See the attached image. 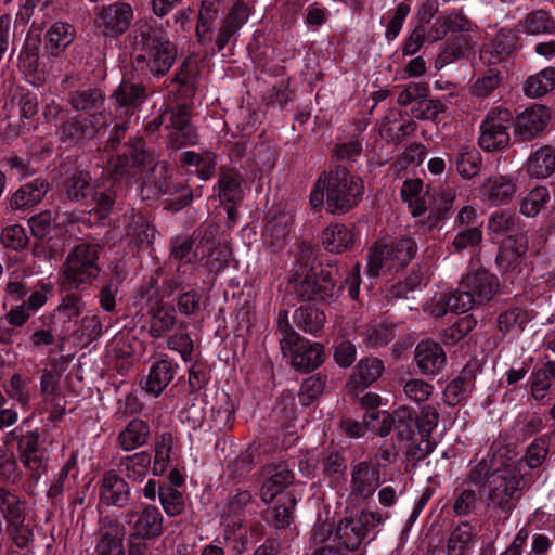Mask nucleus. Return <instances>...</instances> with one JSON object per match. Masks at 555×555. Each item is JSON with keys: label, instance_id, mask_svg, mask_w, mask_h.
I'll list each match as a JSON object with an SVG mask.
<instances>
[{"label": "nucleus", "instance_id": "nucleus-1", "mask_svg": "<svg viewBox=\"0 0 555 555\" xmlns=\"http://www.w3.org/2000/svg\"><path fill=\"white\" fill-rule=\"evenodd\" d=\"M361 278L360 267L354 266L349 274L343 280L340 269L331 261L319 264V271L311 272L300 279H288L287 291L294 294L298 301H313L331 305L338 300L345 284H348V292L351 299L359 296Z\"/></svg>", "mask_w": 555, "mask_h": 555}, {"label": "nucleus", "instance_id": "nucleus-2", "mask_svg": "<svg viewBox=\"0 0 555 555\" xmlns=\"http://www.w3.org/2000/svg\"><path fill=\"white\" fill-rule=\"evenodd\" d=\"M131 67L143 78L164 77L177 57L176 46L151 24L140 25L131 35Z\"/></svg>", "mask_w": 555, "mask_h": 555}, {"label": "nucleus", "instance_id": "nucleus-3", "mask_svg": "<svg viewBox=\"0 0 555 555\" xmlns=\"http://www.w3.org/2000/svg\"><path fill=\"white\" fill-rule=\"evenodd\" d=\"M363 193L362 180L338 165L319 177L310 194V204L314 209L325 206L330 214L343 215L358 206Z\"/></svg>", "mask_w": 555, "mask_h": 555}, {"label": "nucleus", "instance_id": "nucleus-4", "mask_svg": "<svg viewBox=\"0 0 555 555\" xmlns=\"http://www.w3.org/2000/svg\"><path fill=\"white\" fill-rule=\"evenodd\" d=\"M531 485L530 475L520 469V463H507L491 480L486 492V504L493 511L509 516Z\"/></svg>", "mask_w": 555, "mask_h": 555}, {"label": "nucleus", "instance_id": "nucleus-5", "mask_svg": "<svg viewBox=\"0 0 555 555\" xmlns=\"http://www.w3.org/2000/svg\"><path fill=\"white\" fill-rule=\"evenodd\" d=\"M157 163L153 151L146 147L145 140L142 137H134L124 144L122 153L113 164L111 176L114 180L128 182L138 173L153 172Z\"/></svg>", "mask_w": 555, "mask_h": 555}, {"label": "nucleus", "instance_id": "nucleus-6", "mask_svg": "<svg viewBox=\"0 0 555 555\" xmlns=\"http://www.w3.org/2000/svg\"><path fill=\"white\" fill-rule=\"evenodd\" d=\"M383 522L379 512L361 511L356 516L345 517L333 532L334 545L339 550L356 552L369 532Z\"/></svg>", "mask_w": 555, "mask_h": 555}, {"label": "nucleus", "instance_id": "nucleus-7", "mask_svg": "<svg viewBox=\"0 0 555 555\" xmlns=\"http://www.w3.org/2000/svg\"><path fill=\"white\" fill-rule=\"evenodd\" d=\"M514 117L509 109L495 107L489 111L479 126L478 145L486 152L506 149L511 142L509 128Z\"/></svg>", "mask_w": 555, "mask_h": 555}, {"label": "nucleus", "instance_id": "nucleus-8", "mask_svg": "<svg viewBox=\"0 0 555 555\" xmlns=\"http://www.w3.org/2000/svg\"><path fill=\"white\" fill-rule=\"evenodd\" d=\"M95 29L104 37L118 38L130 28L134 13L130 3L115 1L93 9Z\"/></svg>", "mask_w": 555, "mask_h": 555}, {"label": "nucleus", "instance_id": "nucleus-9", "mask_svg": "<svg viewBox=\"0 0 555 555\" xmlns=\"http://www.w3.org/2000/svg\"><path fill=\"white\" fill-rule=\"evenodd\" d=\"M10 436L17 439L20 460L28 472L30 486H36L48 469V454L40 443V435L37 431L17 435L14 429Z\"/></svg>", "mask_w": 555, "mask_h": 555}, {"label": "nucleus", "instance_id": "nucleus-10", "mask_svg": "<svg viewBox=\"0 0 555 555\" xmlns=\"http://www.w3.org/2000/svg\"><path fill=\"white\" fill-rule=\"evenodd\" d=\"M380 463L372 460L350 464L349 499L357 502L369 500L382 483Z\"/></svg>", "mask_w": 555, "mask_h": 555}, {"label": "nucleus", "instance_id": "nucleus-11", "mask_svg": "<svg viewBox=\"0 0 555 555\" xmlns=\"http://www.w3.org/2000/svg\"><path fill=\"white\" fill-rule=\"evenodd\" d=\"M106 126L103 114H90L87 117H68L60 125V138L68 145H82L92 140Z\"/></svg>", "mask_w": 555, "mask_h": 555}, {"label": "nucleus", "instance_id": "nucleus-12", "mask_svg": "<svg viewBox=\"0 0 555 555\" xmlns=\"http://www.w3.org/2000/svg\"><path fill=\"white\" fill-rule=\"evenodd\" d=\"M146 99L147 92L144 83L134 81L133 78H122L111 95L116 114L120 117L133 116Z\"/></svg>", "mask_w": 555, "mask_h": 555}, {"label": "nucleus", "instance_id": "nucleus-13", "mask_svg": "<svg viewBox=\"0 0 555 555\" xmlns=\"http://www.w3.org/2000/svg\"><path fill=\"white\" fill-rule=\"evenodd\" d=\"M461 281L479 307L490 302L501 288L499 278L482 267L470 270Z\"/></svg>", "mask_w": 555, "mask_h": 555}, {"label": "nucleus", "instance_id": "nucleus-14", "mask_svg": "<svg viewBox=\"0 0 555 555\" xmlns=\"http://www.w3.org/2000/svg\"><path fill=\"white\" fill-rule=\"evenodd\" d=\"M99 499L102 505L126 508L131 500L129 482L116 470H106L101 477Z\"/></svg>", "mask_w": 555, "mask_h": 555}, {"label": "nucleus", "instance_id": "nucleus-15", "mask_svg": "<svg viewBox=\"0 0 555 555\" xmlns=\"http://www.w3.org/2000/svg\"><path fill=\"white\" fill-rule=\"evenodd\" d=\"M125 526L116 519L104 517L95 533V555H125Z\"/></svg>", "mask_w": 555, "mask_h": 555}, {"label": "nucleus", "instance_id": "nucleus-16", "mask_svg": "<svg viewBox=\"0 0 555 555\" xmlns=\"http://www.w3.org/2000/svg\"><path fill=\"white\" fill-rule=\"evenodd\" d=\"M284 354H289L293 367L302 373L319 367L325 359L324 348L319 343H311L306 338L299 337L289 347H285Z\"/></svg>", "mask_w": 555, "mask_h": 555}, {"label": "nucleus", "instance_id": "nucleus-17", "mask_svg": "<svg viewBox=\"0 0 555 555\" xmlns=\"http://www.w3.org/2000/svg\"><path fill=\"white\" fill-rule=\"evenodd\" d=\"M126 524L130 532L144 535L145 539H157L164 532L163 515L154 505L127 512Z\"/></svg>", "mask_w": 555, "mask_h": 555}, {"label": "nucleus", "instance_id": "nucleus-18", "mask_svg": "<svg viewBox=\"0 0 555 555\" xmlns=\"http://www.w3.org/2000/svg\"><path fill=\"white\" fill-rule=\"evenodd\" d=\"M518 34L512 28H501L480 51V59L487 64H499L513 56L519 49Z\"/></svg>", "mask_w": 555, "mask_h": 555}, {"label": "nucleus", "instance_id": "nucleus-19", "mask_svg": "<svg viewBox=\"0 0 555 555\" xmlns=\"http://www.w3.org/2000/svg\"><path fill=\"white\" fill-rule=\"evenodd\" d=\"M550 114L545 106L534 105L519 114L514 121L515 138L528 142L539 137L546 128Z\"/></svg>", "mask_w": 555, "mask_h": 555}, {"label": "nucleus", "instance_id": "nucleus-20", "mask_svg": "<svg viewBox=\"0 0 555 555\" xmlns=\"http://www.w3.org/2000/svg\"><path fill=\"white\" fill-rule=\"evenodd\" d=\"M415 417L408 406H399L391 414L384 413L377 434L386 437L393 429L399 441H411L414 437Z\"/></svg>", "mask_w": 555, "mask_h": 555}, {"label": "nucleus", "instance_id": "nucleus-21", "mask_svg": "<svg viewBox=\"0 0 555 555\" xmlns=\"http://www.w3.org/2000/svg\"><path fill=\"white\" fill-rule=\"evenodd\" d=\"M249 17L248 8L245 3L237 1L229 10L228 14L220 22L215 44L218 51L223 50L228 44L235 43L236 35Z\"/></svg>", "mask_w": 555, "mask_h": 555}, {"label": "nucleus", "instance_id": "nucleus-22", "mask_svg": "<svg viewBox=\"0 0 555 555\" xmlns=\"http://www.w3.org/2000/svg\"><path fill=\"white\" fill-rule=\"evenodd\" d=\"M414 360L420 372L426 376L439 374L447 363L442 347L433 340H422L416 345Z\"/></svg>", "mask_w": 555, "mask_h": 555}, {"label": "nucleus", "instance_id": "nucleus-23", "mask_svg": "<svg viewBox=\"0 0 555 555\" xmlns=\"http://www.w3.org/2000/svg\"><path fill=\"white\" fill-rule=\"evenodd\" d=\"M99 272V267H89L83 262L66 257L60 276V284L64 289H79L86 285H90L92 280L98 276Z\"/></svg>", "mask_w": 555, "mask_h": 555}, {"label": "nucleus", "instance_id": "nucleus-24", "mask_svg": "<svg viewBox=\"0 0 555 555\" xmlns=\"http://www.w3.org/2000/svg\"><path fill=\"white\" fill-rule=\"evenodd\" d=\"M516 181L508 176H492L480 185L481 195L493 206L506 205L517 192Z\"/></svg>", "mask_w": 555, "mask_h": 555}, {"label": "nucleus", "instance_id": "nucleus-25", "mask_svg": "<svg viewBox=\"0 0 555 555\" xmlns=\"http://www.w3.org/2000/svg\"><path fill=\"white\" fill-rule=\"evenodd\" d=\"M48 180L37 178L21 185L10 197V207L14 210H26L39 204L48 191Z\"/></svg>", "mask_w": 555, "mask_h": 555}, {"label": "nucleus", "instance_id": "nucleus-26", "mask_svg": "<svg viewBox=\"0 0 555 555\" xmlns=\"http://www.w3.org/2000/svg\"><path fill=\"white\" fill-rule=\"evenodd\" d=\"M266 479L260 489L263 502L273 501L280 493L294 482V474L285 465L268 466Z\"/></svg>", "mask_w": 555, "mask_h": 555}, {"label": "nucleus", "instance_id": "nucleus-27", "mask_svg": "<svg viewBox=\"0 0 555 555\" xmlns=\"http://www.w3.org/2000/svg\"><path fill=\"white\" fill-rule=\"evenodd\" d=\"M474 47L475 41L470 34L451 35L447 39L444 48L437 56L436 66L443 67L455 61L467 59L473 52Z\"/></svg>", "mask_w": 555, "mask_h": 555}, {"label": "nucleus", "instance_id": "nucleus-28", "mask_svg": "<svg viewBox=\"0 0 555 555\" xmlns=\"http://www.w3.org/2000/svg\"><path fill=\"white\" fill-rule=\"evenodd\" d=\"M356 242L354 233L343 223H331L321 234L322 246L328 253L341 254L350 250Z\"/></svg>", "mask_w": 555, "mask_h": 555}, {"label": "nucleus", "instance_id": "nucleus-29", "mask_svg": "<svg viewBox=\"0 0 555 555\" xmlns=\"http://www.w3.org/2000/svg\"><path fill=\"white\" fill-rule=\"evenodd\" d=\"M244 177L235 169L220 168L218 196L222 203L240 204L244 199Z\"/></svg>", "mask_w": 555, "mask_h": 555}, {"label": "nucleus", "instance_id": "nucleus-30", "mask_svg": "<svg viewBox=\"0 0 555 555\" xmlns=\"http://www.w3.org/2000/svg\"><path fill=\"white\" fill-rule=\"evenodd\" d=\"M154 464L153 474L162 475L165 473L178 440L176 430L164 427L155 433L154 438Z\"/></svg>", "mask_w": 555, "mask_h": 555}, {"label": "nucleus", "instance_id": "nucleus-31", "mask_svg": "<svg viewBox=\"0 0 555 555\" xmlns=\"http://www.w3.org/2000/svg\"><path fill=\"white\" fill-rule=\"evenodd\" d=\"M518 33L530 36L550 35L555 31V18L544 9L527 13L517 23Z\"/></svg>", "mask_w": 555, "mask_h": 555}, {"label": "nucleus", "instance_id": "nucleus-32", "mask_svg": "<svg viewBox=\"0 0 555 555\" xmlns=\"http://www.w3.org/2000/svg\"><path fill=\"white\" fill-rule=\"evenodd\" d=\"M488 229L495 235L507 236L506 242H512L514 238L524 236L520 218L516 214L507 210L492 214L488 221Z\"/></svg>", "mask_w": 555, "mask_h": 555}, {"label": "nucleus", "instance_id": "nucleus-33", "mask_svg": "<svg viewBox=\"0 0 555 555\" xmlns=\"http://www.w3.org/2000/svg\"><path fill=\"white\" fill-rule=\"evenodd\" d=\"M151 435L149 424L140 418L131 420L117 436V444L124 451H132L147 443Z\"/></svg>", "mask_w": 555, "mask_h": 555}, {"label": "nucleus", "instance_id": "nucleus-34", "mask_svg": "<svg viewBox=\"0 0 555 555\" xmlns=\"http://www.w3.org/2000/svg\"><path fill=\"white\" fill-rule=\"evenodd\" d=\"M91 181L92 178L87 170H75L63 183L67 199L74 203H85L93 194L94 185Z\"/></svg>", "mask_w": 555, "mask_h": 555}, {"label": "nucleus", "instance_id": "nucleus-35", "mask_svg": "<svg viewBox=\"0 0 555 555\" xmlns=\"http://www.w3.org/2000/svg\"><path fill=\"white\" fill-rule=\"evenodd\" d=\"M526 171L537 179L550 177L555 171V149L544 145L532 152L526 163Z\"/></svg>", "mask_w": 555, "mask_h": 555}, {"label": "nucleus", "instance_id": "nucleus-36", "mask_svg": "<svg viewBox=\"0 0 555 555\" xmlns=\"http://www.w3.org/2000/svg\"><path fill=\"white\" fill-rule=\"evenodd\" d=\"M384 369V363L378 358H364L354 366L350 384L356 389L363 390L380 377Z\"/></svg>", "mask_w": 555, "mask_h": 555}, {"label": "nucleus", "instance_id": "nucleus-37", "mask_svg": "<svg viewBox=\"0 0 555 555\" xmlns=\"http://www.w3.org/2000/svg\"><path fill=\"white\" fill-rule=\"evenodd\" d=\"M75 36L74 27L67 23H54L44 36V51L59 56L73 42Z\"/></svg>", "mask_w": 555, "mask_h": 555}, {"label": "nucleus", "instance_id": "nucleus-38", "mask_svg": "<svg viewBox=\"0 0 555 555\" xmlns=\"http://www.w3.org/2000/svg\"><path fill=\"white\" fill-rule=\"evenodd\" d=\"M150 466L151 454L146 451L122 456L118 463L119 472L125 475L124 478L138 483H141L144 480Z\"/></svg>", "mask_w": 555, "mask_h": 555}, {"label": "nucleus", "instance_id": "nucleus-39", "mask_svg": "<svg viewBox=\"0 0 555 555\" xmlns=\"http://www.w3.org/2000/svg\"><path fill=\"white\" fill-rule=\"evenodd\" d=\"M506 463H500L498 465L496 457L494 454L482 457L469 469L467 474V481L478 489H489L491 480L495 478L496 474L501 470V467Z\"/></svg>", "mask_w": 555, "mask_h": 555}, {"label": "nucleus", "instance_id": "nucleus-40", "mask_svg": "<svg viewBox=\"0 0 555 555\" xmlns=\"http://www.w3.org/2000/svg\"><path fill=\"white\" fill-rule=\"evenodd\" d=\"M527 251V238L519 236L512 242H505L500 248L495 262L504 272L515 271L520 266Z\"/></svg>", "mask_w": 555, "mask_h": 555}, {"label": "nucleus", "instance_id": "nucleus-41", "mask_svg": "<svg viewBox=\"0 0 555 555\" xmlns=\"http://www.w3.org/2000/svg\"><path fill=\"white\" fill-rule=\"evenodd\" d=\"M292 225V217L286 214L275 215L268 220L262 231L263 242L273 250L284 246Z\"/></svg>", "mask_w": 555, "mask_h": 555}, {"label": "nucleus", "instance_id": "nucleus-42", "mask_svg": "<svg viewBox=\"0 0 555 555\" xmlns=\"http://www.w3.org/2000/svg\"><path fill=\"white\" fill-rule=\"evenodd\" d=\"M477 530L469 521H462L451 532L447 542L448 555H466L475 544Z\"/></svg>", "mask_w": 555, "mask_h": 555}, {"label": "nucleus", "instance_id": "nucleus-43", "mask_svg": "<svg viewBox=\"0 0 555 555\" xmlns=\"http://www.w3.org/2000/svg\"><path fill=\"white\" fill-rule=\"evenodd\" d=\"M175 376V370L168 360L156 361L150 369L144 389L149 395L158 397Z\"/></svg>", "mask_w": 555, "mask_h": 555}, {"label": "nucleus", "instance_id": "nucleus-44", "mask_svg": "<svg viewBox=\"0 0 555 555\" xmlns=\"http://www.w3.org/2000/svg\"><path fill=\"white\" fill-rule=\"evenodd\" d=\"M532 319V311L520 307H511L498 315L496 328L503 335L512 332L522 333Z\"/></svg>", "mask_w": 555, "mask_h": 555}, {"label": "nucleus", "instance_id": "nucleus-45", "mask_svg": "<svg viewBox=\"0 0 555 555\" xmlns=\"http://www.w3.org/2000/svg\"><path fill=\"white\" fill-rule=\"evenodd\" d=\"M297 503L296 496L287 492L282 495L275 506L266 511L267 521L276 529H284L293 521V509Z\"/></svg>", "mask_w": 555, "mask_h": 555}, {"label": "nucleus", "instance_id": "nucleus-46", "mask_svg": "<svg viewBox=\"0 0 555 555\" xmlns=\"http://www.w3.org/2000/svg\"><path fill=\"white\" fill-rule=\"evenodd\" d=\"M397 270L395 259L390 254L389 247L385 240L377 241L367 257L366 271L370 276H378L384 270Z\"/></svg>", "mask_w": 555, "mask_h": 555}, {"label": "nucleus", "instance_id": "nucleus-47", "mask_svg": "<svg viewBox=\"0 0 555 555\" xmlns=\"http://www.w3.org/2000/svg\"><path fill=\"white\" fill-rule=\"evenodd\" d=\"M67 102L74 109L88 113L103 107L105 94L100 88H87L70 92Z\"/></svg>", "mask_w": 555, "mask_h": 555}, {"label": "nucleus", "instance_id": "nucleus-48", "mask_svg": "<svg viewBox=\"0 0 555 555\" xmlns=\"http://www.w3.org/2000/svg\"><path fill=\"white\" fill-rule=\"evenodd\" d=\"M124 218L127 221L125 233L132 237L137 245H150L152 243L155 229L151 227L143 215L131 212L126 214Z\"/></svg>", "mask_w": 555, "mask_h": 555}, {"label": "nucleus", "instance_id": "nucleus-49", "mask_svg": "<svg viewBox=\"0 0 555 555\" xmlns=\"http://www.w3.org/2000/svg\"><path fill=\"white\" fill-rule=\"evenodd\" d=\"M294 323L306 333L317 335L324 326L325 314L313 306H301L295 310Z\"/></svg>", "mask_w": 555, "mask_h": 555}, {"label": "nucleus", "instance_id": "nucleus-50", "mask_svg": "<svg viewBox=\"0 0 555 555\" xmlns=\"http://www.w3.org/2000/svg\"><path fill=\"white\" fill-rule=\"evenodd\" d=\"M555 88V67H546L529 76L524 82L525 94L530 98H540Z\"/></svg>", "mask_w": 555, "mask_h": 555}, {"label": "nucleus", "instance_id": "nucleus-51", "mask_svg": "<svg viewBox=\"0 0 555 555\" xmlns=\"http://www.w3.org/2000/svg\"><path fill=\"white\" fill-rule=\"evenodd\" d=\"M454 162L459 175L466 179L477 176L482 164L480 153L475 147L465 145L456 150Z\"/></svg>", "mask_w": 555, "mask_h": 555}, {"label": "nucleus", "instance_id": "nucleus-52", "mask_svg": "<svg viewBox=\"0 0 555 555\" xmlns=\"http://www.w3.org/2000/svg\"><path fill=\"white\" fill-rule=\"evenodd\" d=\"M5 532L17 548H28L34 542V527L26 515L7 522Z\"/></svg>", "mask_w": 555, "mask_h": 555}, {"label": "nucleus", "instance_id": "nucleus-53", "mask_svg": "<svg viewBox=\"0 0 555 555\" xmlns=\"http://www.w3.org/2000/svg\"><path fill=\"white\" fill-rule=\"evenodd\" d=\"M473 388V378L470 372L462 371L461 375L452 379L443 391L444 402L450 406H455L464 400Z\"/></svg>", "mask_w": 555, "mask_h": 555}, {"label": "nucleus", "instance_id": "nucleus-54", "mask_svg": "<svg viewBox=\"0 0 555 555\" xmlns=\"http://www.w3.org/2000/svg\"><path fill=\"white\" fill-rule=\"evenodd\" d=\"M181 163L186 166L195 167L196 175L202 180L210 179L216 168L215 155L211 152L199 154L193 151H186L181 155Z\"/></svg>", "mask_w": 555, "mask_h": 555}, {"label": "nucleus", "instance_id": "nucleus-55", "mask_svg": "<svg viewBox=\"0 0 555 555\" xmlns=\"http://www.w3.org/2000/svg\"><path fill=\"white\" fill-rule=\"evenodd\" d=\"M314 249L311 244L302 242L295 255V262L289 279H300L317 272Z\"/></svg>", "mask_w": 555, "mask_h": 555}, {"label": "nucleus", "instance_id": "nucleus-56", "mask_svg": "<svg viewBox=\"0 0 555 555\" xmlns=\"http://www.w3.org/2000/svg\"><path fill=\"white\" fill-rule=\"evenodd\" d=\"M26 502L16 493L0 487V512L7 522L26 515Z\"/></svg>", "mask_w": 555, "mask_h": 555}, {"label": "nucleus", "instance_id": "nucleus-57", "mask_svg": "<svg viewBox=\"0 0 555 555\" xmlns=\"http://www.w3.org/2000/svg\"><path fill=\"white\" fill-rule=\"evenodd\" d=\"M474 307H479L472 294L462 287V281L460 282L459 288L450 293L443 299V308L439 311V314H444L447 311L455 313H465Z\"/></svg>", "mask_w": 555, "mask_h": 555}, {"label": "nucleus", "instance_id": "nucleus-58", "mask_svg": "<svg viewBox=\"0 0 555 555\" xmlns=\"http://www.w3.org/2000/svg\"><path fill=\"white\" fill-rule=\"evenodd\" d=\"M423 181L420 179L406 180L401 188V197L412 208L414 217L421 216L427 210L426 202L420 198L423 191Z\"/></svg>", "mask_w": 555, "mask_h": 555}, {"label": "nucleus", "instance_id": "nucleus-59", "mask_svg": "<svg viewBox=\"0 0 555 555\" xmlns=\"http://www.w3.org/2000/svg\"><path fill=\"white\" fill-rule=\"evenodd\" d=\"M548 446V439L544 436L533 439L527 447L525 455L516 462L520 463V469L522 470L524 464H526L530 469L540 467L546 460Z\"/></svg>", "mask_w": 555, "mask_h": 555}, {"label": "nucleus", "instance_id": "nucleus-60", "mask_svg": "<svg viewBox=\"0 0 555 555\" xmlns=\"http://www.w3.org/2000/svg\"><path fill=\"white\" fill-rule=\"evenodd\" d=\"M221 7L220 0H202L198 12V23L196 26V36L199 42L206 40L207 33L216 20Z\"/></svg>", "mask_w": 555, "mask_h": 555}, {"label": "nucleus", "instance_id": "nucleus-61", "mask_svg": "<svg viewBox=\"0 0 555 555\" xmlns=\"http://www.w3.org/2000/svg\"><path fill=\"white\" fill-rule=\"evenodd\" d=\"M477 325V321L473 315L460 318L452 325L444 328L441 333V341L444 345H455L467 336Z\"/></svg>", "mask_w": 555, "mask_h": 555}, {"label": "nucleus", "instance_id": "nucleus-62", "mask_svg": "<svg viewBox=\"0 0 555 555\" xmlns=\"http://www.w3.org/2000/svg\"><path fill=\"white\" fill-rule=\"evenodd\" d=\"M392 259L397 269L403 268L414 258L417 246L411 237H401L391 242H387Z\"/></svg>", "mask_w": 555, "mask_h": 555}, {"label": "nucleus", "instance_id": "nucleus-63", "mask_svg": "<svg viewBox=\"0 0 555 555\" xmlns=\"http://www.w3.org/2000/svg\"><path fill=\"white\" fill-rule=\"evenodd\" d=\"M396 335V325L392 323H374L365 333L366 345L372 348L388 345Z\"/></svg>", "mask_w": 555, "mask_h": 555}, {"label": "nucleus", "instance_id": "nucleus-64", "mask_svg": "<svg viewBox=\"0 0 555 555\" xmlns=\"http://www.w3.org/2000/svg\"><path fill=\"white\" fill-rule=\"evenodd\" d=\"M326 376L321 373L314 374L304 380L298 393L299 402L308 406L318 399L325 388Z\"/></svg>", "mask_w": 555, "mask_h": 555}]
</instances>
